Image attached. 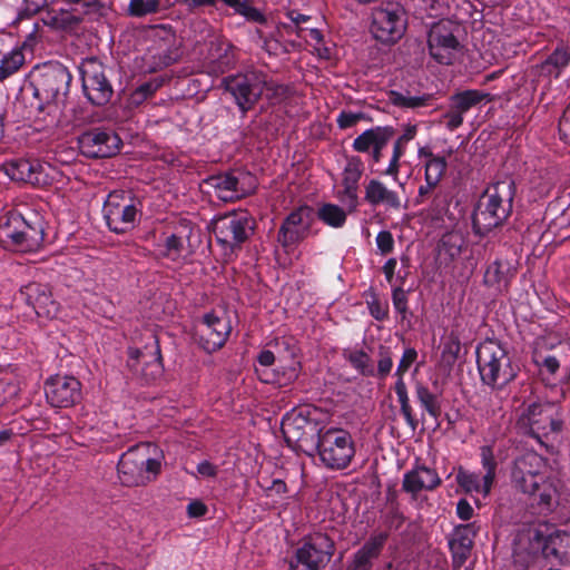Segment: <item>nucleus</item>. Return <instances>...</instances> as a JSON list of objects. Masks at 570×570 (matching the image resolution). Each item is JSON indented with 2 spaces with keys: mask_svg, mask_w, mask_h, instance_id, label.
<instances>
[{
  "mask_svg": "<svg viewBox=\"0 0 570 570\" xmlns=\"http://www.w3.org/2000/svg\"><path fill=\"white\" fill-rule=\"evenodd\" d=\"M461 341L456 333L451 332L444 343L442 357L448 365H453L460 356Z\"/></svg>",
  "mask_w": 570,
  "mask_h": 570,
  "instance_id": "obj_47",
  "label": "nucleus"
},
{
  "mask_svg": "<svg viewBox=\"0 0 570 570\" xmlns=\"http://www.w3.org/2000/svg\"><path fill=\"white\" fill-rule=\"evenodd\" d=\"M455 481L458 485L465 492H483V483L478 473L464 470L462 466L459 468L455 474Z\"/></svg>",
  "mask_w": 570,
  "mask_h": 570,
  "instance_id": "obj_41",
  "label": "nucleus"
},
{
  "mask_svg": "<svg viewBox=\"0 0 570 570\" xmlns=\"http://www.w3.org/2000/svg\"><path fill=\"white\" fill-rule=\"evenodd\" d=\"M473 508L466 499H460L456 503V515L462 521H469L473 517Z\"/></svg>",
  "mask_w": 570,
  "mask_h": 570,
  "instance_id": "obj_64",
  "label": "nucleus"
},
{
  "mask_svg": "<svg viewBox=\"0 0 570 570\" xmlns=\"http://www.w3.org/2000/svg\"><path fill=\"white\" fill-rule=\"evenodd\" d=\"M364 200L373 206H385L391 209L399 210L401 208V198L397 191L390 189L386 185L376 179L372 178L364 187Z\"/></svg>",
  "mask_w": 570,
  "mask_h": 570,
  "instance_id": "obj_25",
  "label": "nucleus"
},
{
  "mask_svg": "<svg viewBox=\"0 0 570 570\" xmlns=\"http://www.w3.org/2000/svg\"><path fill=\"white\" fill-rule=\"evenodd\" d=\"M208 512L207 505L200 500H193L187 505V515L189 518H202Z\"/></svg>",
  "mask_w": 570,
  "mask_h": 570,
  "instance_id": "obj_63",
  "label": "nucleus"
},
{
  "mask_svg": "<svg viewBox=\"0 0 570 570\" xmlns=\"http://www.w3.org/2000/svg\"><path fill=\"white\" fill-rule=\"evenodd\" d=\"M288 19L291 20L292 24H284V28L287 30V32H295L297 37H302V32H304L305 28L301 27V23L307 22L311 17L299 13L295 10H292L287 13Z\"/></svg>",
  "mask_w": 570,
  "mask_h": 570,
  "instance_id": "obj_56",
  "label": "nucleus"
},
{
  "mask_svg": "<svg viewBox=\"0 0 570 570\" xmlns=\"http://www.w3.org/2000/svg\"><path fill=\"white\" fill-rule=\"evenodd\" d=\"M463 238L458 234H446L441 238L440 247L450 258L458 257L463 247Z\"/></svg>",
  "mask_w": 570,
  "mask_h": 570,
  "instance_id": "obj_49",
  "label": "nucleus"
},
{
  "mask_svg": "<svg viewBox=\"0 0 570 570\" xmlns=\"http://www.w3.org/2000/svg\"><path fill=\"white\" fill-rule=\"evenodd\" d=\"M71 81L72 75L58 61L36 66L29 73V85L38 100V109L43 111L47 106H65Z\"/></svg>",
  "mask_w": 570,
  "mask_h": 570,
  "instance_id": "obj_5",
  "label": "nucleus"
},
{
  "mask_svg": "<svg viewBox=\"0 0 570 570\" xmlns=\"http://www.w3.org/2000/svg\"><path fill=\"white\" fill-rule=\"evenodd\" d=\"M492 97L488 92L478 89H466L459 91L450 97V105L461 114L465 115L472 108L481 105L483 101H491Z\"/></svg>",
  "mask_w": 570,
  "mask_h": 570,
  "instance_id": "obj_28",
  "label": "nucleus"
},
{
  "mask_svg": "<svg viewBox=\"0 0 570 570\" xmlns=\"http://www.w3.org/2000/svg\"><path fill=\"white\" fill-rule=\"evenodd\" d=\"M316 407L304 406L286 413L282 419L281 431L286 445L296 453L314 456L322 426Z\"/></svg>",
  "mask_w": 570,
  "mask_h": 570,
  "instance_id": "obj_6",
  "label": "nucleus"
},
{
  "mask_svg": "<svg viewBox=\"0 0 570 570\" xmlns=\"http://www.w3.org/2000/svg\"><path fill=\"white\" fill-rule=\"evenodd\" d=\"M391 104L399 108L416 109L431 105L432 95L410 96L400 91L391 90L389 94Z\"/></svg>",
  "mask_w": 570,
  "mask_h": 570,
  "instance_id": "obj_34",
  "label": "nucleus"
},
{
  "mask_svg": "<svg viewBox=\"0 0 570 570\" xmlns=\"http://www.w3.org/2000/svg\"><path fill=\"white\" fill-rule=\"evenodd\" d=\"M364 118L362 112L353 111H341L337 116V125L341 129H347L354 127L360 120Z\"/></svg>",
  "mask_w": 570,
  "mask_h": 570,
  "instance_id": "obj_57",
  "label": "nucleus"
},
{
  "mask_svg": "<svg viewBox=\"0 0 570 570\" xmlns=\"http://www.w3.org/2000/svg\"><path fill=\"white\" fill-rule=\"evenodd\" d=\"M203 326L200 344L208 353H213L222 348L232 331L229 321L225 317H219L214 313L204 315Z\"/></svg>",
  "mask_w": 570,
  "mask_h": 570,
  "instance_id": "obj_22",
  "label": "nucleus"
},
{
  "mask_svg": "<svg viewBox=\"0 0 570 570\" xmlns=\"http://www.w3.org/2000/svg\"><path fill=\"white\" fill-rule=\"evenodd\" d=\"M160 9L159 0H130L127 13L130 17L142 18L157 13Z\"/></svg>",
  "mask_w": 570,
  "mask_h": 570,
  "instance_id": "obj_43",
  "label": "nucleus"
},
{
  "mask_svg": "<svg viewBox=\"0 0 570 570\" xmlns=\"http://www.w3.org/2000/svg\"><path fill=\"white\" fill-rule=\"evenodd\" d=\"M127 354V367L134 376L140 379L146 384H149L163 374V358L156 336H153V343L146 345L144 350L129 347Z\"/></svg>",
  "mask_w": 570,
  "mask_h": 570,
  "instance_id": "obj_16",
  "label": "nucleus"
},
{
  "mask_svg": "<svg viewBox=\"0 0 570 570\" xmlns=\"http://www.w3.org/2000/svg\"><path fill=\"white\" fill-rule=\"evenodd\" d=\"M142 214V200L132 191L114 189L102 206V216L108 229L121 235L132 230Z\"/></svg>",
  "mask_w": 570,
  "mask_h": 570,
  "instance_id": "obj_7",
  "label": "nucleus"
},
{
  "mask_svg": "<svg viewBox=\"0 0 570 570\" xmlns=\"http://www.w3.org/2000/svg\"><path fill=\"white\" fill-rule=\"evenodd\" d=\"M109 140L122 142L117 132L101 127L92 128L90 131L83 132L81 137H78V142H108Z\"/></svg>",
  "mask_w": 570,
  "mask_h": 570,
  "instance_id": "obj_44",
  "label": "nucleus"
},
{
  "mask_svg": "<svg viewBox=\"0 0 570 570\" xmlns=\"http://www.w3.org/2000/svg\"><path fill=\"white\" fill-rule=\"evenodd\" d=\"M189 13H194L202 8H215L217 0H178Z\"/></svg>",
  "mask_w": 570,
  "mask_h": 570,
  "instance_id": "obj_60",
  "label": "nucleus"
},
{
  "mask_svg": "<svg viewBox=\"0 0 570 570\" xmlns=\"http://www.w3.org/2000/svg\"><path fill=\"white\" fill-rule=\"evenodd\" d=\"M255 228V220L247 212H230L212 222L217 243L230 253L240 249Z\"/></svg>",
  "mask_w": 570,
  "mask_h": 570,
  "instance_id": "obj_11",
  "label": "nucleus"
},
{
  "mask_svg": "<svg viewBox=\"0 0 570 570\" xmlns=\"http://www.w3.org/2000/svg\"><path fill=\"white\" fill-rule=\"evenodd\" d=\"M207 184L215 189L217 197L223 202H235L244 196L238 178L230 173L210 176Z\"/></svg>",
  "mask_w": 570,
  "mask_h": 570,
  "instance_id": "obj_26",
  "label": "nucleus"
},
{
  "mask_svg": "<svg viewBox=\"0 0 570 570\" xmlns=\"http://www.w3.org/2000/svg\"><path fill=\"white\" fill-rule=\"evenodd\" d=\"M478 534L475 523L459 524L449 538V549L454 569H461L471 556Z\"/></svg>",
  "mask_w": 570,
  "mask_h": 570,
  "instance_id": "obj_21",
  "label": "nucleus"
},
{
  "mask_svg": "<svg viewBox=\"0 0 570 570\" xmlns=\"http://www.w3.org/2000/svg\"><path fill=\"white\" fill-rule=\"evenodd\" d=\"M315 220V209L308 205L298 206L283 219L276 239L285 253H292L309 236Z\"/></svg>",
  "mask_w": 570,
  "mask_h": 570,
  "instance_id": "obj_13",
  "label": "nucleus"
},
{
  "mask_svg": "<svg viewBox=\"0 0 570 570\" xmlns=\"http://www.w3.org/2000/svg\"><path fill=\"white\" fill-rule=\"evenodd\" d=\"M164 250L161 252L163 257L177 262L183 257L184 239L177 234H171L165 238Z\"/></svg>",
  "mask_w": 570,
  "mask_h": 570,
  "instance_id": "obj_45",
  "label": "nucleus"
},
{
  "mask_svg": "<svg viewBox=\"0 0 570 570\" xmlns=\"http://www.w3.org/2000/svg\"><path fill=\"white\" fill-rule=\"evenodd\" d=\"M406 29V13L399 2H383L373 12L371 31L382 43H394Z\"/></svg>",
  "mask_w": 570,
  "mask_h": 570,
  "instance_id": "obj_14",
  "label": "nucleus"
},
{
  "mask_svg": "<svg viewBox=\"0 0 570 570\" xmlns=\"http://www.w3.org/2000/svg\"><path fill=\"white\" fill-rule=\"evenodd\" d=\"M414 393L423 411L438 421L442 413L440 397L431 392L423 382L415 383Z\"/></svg>",
  "mask_w": 570,
  "mask_h": 570,
  "instance_id": "obj_30",
  "label": "nucleus"
},
{
  "mask_svg": "<svg viewBox=\"0 0 570 570\" xmlns=\"http://www.w3.org/2000/svg\"><path fill=\"white\" fill-rule=\"evenodd\" d=\"M475 354L483 385L493 391H502L517 379L519 368L513 365L508 350L500 341L485 338L476 346Z\"/></svg>",
  "mask_w": 570,
  "mask_h": 570,
  "instance_id": "obj_4",
  "label": "nucleus"
},
{
  "mask_svg": "<svg viewBox=\"0 0 570 570\" xmlns=\"http://www.w3.org/2000/svg\"><path fill=\"white\" fill-rule=\"evenodd\" d=\"M47 222L37 208L22 204L0 217V243L21 252H37L45 243Z\"/></svg>",
  "mask_w": 570,
  "mask_h": 570,
  "instance_id": "obj_1",
  "label": "nucleus"
},
{
  "mask_svg": "<svg viewBox=\"0 0 570 570\" xmlns=\"http://www.w3.org/2000/svg\"><path fill=\"white\" fill-rule=\"evenodd\" d=\"M390 538L387 531H374L368 539L357 549L347 563V570H371Z\"/></svg>",
  "mask_w": 570,
  "mask_h": 570,
  "instance_id": "obj_20",
  "label": "nucleus"
},
{
  "mask_svg": "<svg viewBox=\"0 0 570 570\" xmlns=\"http://www.w3.org/2000/svg\"><path fill=\"white\" fill-rule=\"evenodd\" d=\"M24 63V55L20 49H13L4 55L0 63V82L17 73Z\"/></svg>",
  "mask_w": 570,
  "mask_h": 570,
  "instance_id": "obj_36",
  "label": "nucleus"
},
{
  "mask_svg": "<svg viewBox=\"0 0 570 570\" xmlns=\"http://www.w3.org/2000/svg\"><path fill=\"white\" fill-rule=\"evenodd\" d=\"M379 361L377 368L375 370V376L380 380H385L393 367V357L390 347L380 345L379 347Z\"/></svg>",
  "mask_w": 570,
  "mask_h": 570,
  "instance_id": "obj_48",
  "label": "nucleus"
},
{
  "mask_svg": "<svg viewBox=\"0 0 570 570\" xmlns=\"http://www.w3.org/2000/svg\"><path fill=\"white\" fill-rule=\"evenodd\" d=\"M45 395L53 407H71L81 400V383L75 376H50L45 382Z\"/></svg>",
  "mask_w": 570,
  "mask_h": 570,
  "instance_id": "obj_19",
  "label": "nucleus"
},
{
  "mask_svg": "<svg viewBox=\"0 0 570 570\" xmlns=\"http://www.w3.org/2000/svg\"><path fill=\"white\" fill-rule=\"evenodd\" d=\"M392 302L394 309L405 321L412 313L409 311V299L406 292L401 286H394L392 289Z\"/></svg>",
  "mask_w": 570,
  "mask_h": 570,
  "instance_id": "obj_50",
  "label": "nucleus"
},
{
  "mask_svg": "<svg viewBox=\"0 0 570 570\" xmlns=\"http://www.w3.org/2000/svg\"><path fill=\"white\" fill-rule=\"evenodd\" d=\"M441 478L438 472L416 462L414 466L403 475L402 490L415 497L421 491H434L441 485Z\"/></svg>",
  "mask_w": 570,
  "mask_h": 570,
  "instance_id": "obj_23",
  "label": "nucleus"
},
{
  "mask_svg": "<svg viewBox=\"0 0 570 570\" xmlns=\"http://www.w3.org/2000/svg\"><path fill=\"white\" fill-rule=\"evenodd\" d=\"M515 185L512 179L500 180L488 187L472 215L475 234L487 235L501 226L512 212Z\"/></svg>",
  "mask_w": 570,
  "mask_h": 570,
  "instance_id": "obj_3",
  "label": "nucleus"
},
{
  "mask_svg": "<svg viewBox=\"0 0 570 570\" xmlns=\"http://www.w3.org/2000/svg\"><path fill=\"white\" fill-rule=\"evenodd\" d=\"M524 464L525 460L518 461L513 470L512 476L517 488L529 495H538L540 503L550 505L551 495L541 491L543 476L532 471H524Z\"/></svg>",
  "mask_w": 570,
  "mask_h": 570,
  "instance_id": "obj_24",
  "label": "nucleus"
},
{
  "mask_svg": "<svg viewBox=\"0 0 570 570\" xmlns=\"http://www.w3.org/2000/svg\"><path fill=\"white\" fill-rule=\"evenodd\" d=\"M363 170L364 166L360 157H348L343 170L342 185L358 187V181L362 177Z\"/></svg>",
  "mask_w": 570,
  "mask_h": 570,
  "instance_id": "obj_40",
  "label": "nucleus"
},
{
  "mask_svg": "<svg viewBox=\"0 0 570 570\" xmlns=\"http://www.w3.org/2000/svg\"><path fill=\"white\" fill-rule=\"evenodd\" d=\"M32 176L42 178L41 183H33V185L42 186L49 184L53 177L50 175V170L52 169L51 164L48 161H40L38 159H32Z\"/></svg>",
  "mask_w": 570,
  "mask_h": 570,
  "instance_id": "obj_55",
  "label": "nucleus"
},
{
  "mask_svg": "<svg viewBox=\"0 0 570 570\" xmlns=\"http://www.w3.org/2000/svg\"><path fill=\"white\" fill-rule=\"evenodd\" d=\"M335 552L333 539L323 532H314L302 538L288 570H322Z\"/></svg>",
  "mask_w": 570,
  "mask_h": 570,
  "instance_id": "obj_9",
  "label": "nucleus"
},
{
  "mask_svg": "<svg viewBox=\"0 0 570 570\" xmlns=\"http://www.w3.org/2000/svg\"><path fill=\"white\" fill-rule=\"evenodd\" d=\"M560 539L559 534L551 533L544 535L541 531H535L531 544L535 549H540L543 557H558L559 550L557 547V541Z\"/></svg>",
  "mask_w": 570,
  "mask_h": 570,
  "instance_id": "obj_38",
  "label": "nucleus"
},
{
  "mask_svg": "<svg viewBox=\"0 0 570 570\" xmlns=\"http://www.w3.org/2000/svg\"><path fill=\"white\" fill-rule=\"evenodd\" d=\"M517 428L520 433L528 435L543 444L551 433H559L562 421L552 415V407L540 403L528 405L517 420Z\"/></svg>",
  "mask_w": 570,
  "mask_h": 570,
  "instance_id": "obj_15",
  "label": "nucleus"
},
{
  "mask_svg": "<svg viewBox=\"0 0 570 570\" xmlns=\"http://www.w3.org/2000/svg\"><path fill=\"white\" fill-rule=\"evenodd\" d=\"M416 360L417 351L414 347H406L394 373L396 380L404 381L405 373L410 370Z\"/></svg>",
  "mask_w": 570,
  "mask_h": 570,
  "instance_id": "obj_53",
  "label": "nucleus"
},
{
  "mask_svg": "<svg viewBox=\"0 0 570 570\" xmlns=\"http://www.w3.org/2000/svg\"><path fill=\"white\" fill-rule=\"evenodd\" d=\"M124 145H77L78 151L92 159L109 158L119 154Z\"/></svg>",
  "mask_w": 570,
  "mask_h": 570,
  "instance_id": "obj_37",
  "label": "nucleus"
},
{
  "mask_svg": "<svg viewBox=\"0 0 570 570\" xmlns=\"http://www.w3.org/2000/svg\"><path fill=\"white\" fill-rule=\"evenodd\" d=\"M371 299L366 301L370 315L379 321L384 322L389 320L390 306L389 302L381 301L375 292L370 293Z\"/></svg>",
  "mask_w": 570,
  "mask_h": 570,
  "instance_id": "obj_46",
  "label": "nucleus"
},
{
  "mask_svg": "<svg viewBox=\"0 0 570 570\" xmlns=\"http://www.w3.org/2000/svg\"><path fill=\"white\" fill-rule=\"evenodd\" d=\"M390 139H392V137L387 135V130L376 128L365 130L356 137L353 142H386Z\"/></svg>",
  "mask_w": 570,
  "mask_h": 570,
  "instance_id": "obj_54",
  "label": "nucleus"
},
{
  "mask_svg": "<svg viewBox=\"0 0 570 570\" xmlns=\"http://www.w3.org/2000/svg\"><path fill=\"white\" fill-rule=\"evenodd\" d=\"M376 246L381 254H390L394 249V238L391 232L381 230L376 236Z\"/></svg>",
  "mask_w": 570,
  "mask_h": 570,
  "instance_id": "obj_58",
  "label": "nucleus"
},
{
  "mask_svg": "<svg viewBox=\"0 0 570 570\" xmlns=\"http://www.w3.org/2000/svg\"><path fill=\"white\" fill-rule=\"evenodd\" d=\"M569 62L570 53L566 49H556L542 63V72L558 78L568 67Z\"/></svg>",
  "mask_w": 570,
  "mask_h": 570,
  "instance_id": "obj_35",
  "label": "nucleus"
},
{
  "mask_svg": "<svg viewBox=\"0 0 570 570\" xmlns=\"http://www.w3.org/2000/svg\"><path fill=\"white\" fill-rule=\"evenodd\" d=\"M12 177L14 179L23 180L26 183H41L42 178L32 176V159H18L10 164Z\"/></svg>",
  "mask_w": 570,
  "mask_h": 570,
  "instance_id": "obj_42",
  "label": "nucleus"
},
{
  "mask_svg": "<svg viewBox=\"0 0 570 570\" xmlns=\"http://www.w3.org/2000/svg\"><path fill=\"white\" fill-rule=\"evenodd\" d=\"M164 454L155 443L144 442L121 454L117 471L122 485L144 487L155 481L161 472Z\"/></svg>",
  "mask_w": 570,
  "mask_h": 570,
  "instance_id": "obj_2",
  "label": "nucleus"
},
{
  "mask_svg": "<svg viewBox=\"0 0 570 570\" xmlns=\"http://www.w3.org/2000/svg\"><path fill=\"white\" fill-rule=\"evenodd\" d=\"M225 91L235 99L243 114L250 110L259 100L266 87V75L262 71H247L223 79Z\"/></svg>",
  "mask_w": 570,
  "mask_h": 570,
  "instance_id": "obj_12",
  "label": "nucleus"
},
{
  "mask_svg": "<svg viewBox=\"0 0 570 570\" xmlns=\"http://www.w3.org/2000/svg\"><path fill=\"white\" fill-rule=\"evenodd\" d=\"M357 191L358 187L343 186V189L337 193L338 200L345 206L346 212L350 214L356 212L360 205Z\"/></svg>",
  "mask_w": 570,
  "mask_h": 570,
  "instance_id": "obj_51",
  "label": "nucleus"
},
{
  "mask_svg": "<svg viewBox=\"0 0 570 570\" xmlns=\"http://www.w3.org/2000/svg\"><path fill=\"white\" fill-rule=\"evenodd\" d=\"M257 43L269 56H277L281 50V42L274 37L273 33H265L261 29L255 31Z\"/></svg>",
  "mask_w": 570,
  "mask_h": 570,
  "instance_id": "obj_52",
  "label": "nucleus"
},
{
  "mask_svg": "<svg viewBox=\"0 0 570 570\" xmlns=\"http://www.w3.org/2000/svg\"><path fill=\"white\" fill-rule=\"evenodd\" d=\"M320 461L330 470L346 469L354 455L355 444L351 433L341 428H324L318 436L316 452Z\"/></svg>",
  "mask_w": 570,
  "mask_h": 570,
  "instance_id": "obj_8",
  "label": "nucleus"
},
{
  "mask_svg": "<svg viewBox=\"0 0 570 570\" xmlns=\"http://www.w3.org/2000/svg\"><path fill=\"white\" fill-rule=\"evenodd\" d=\"M446 170V160L443 156H434L429 154L425 164V181L431 185H438Z\"/></svg>",
  "mask_w": 570,
  "mask_h": 570,
  "instance_id": "obj_39",
  "label": "nucleus"
},
{
  "mask_svg": "<svg viewBox=\"0 0 570 570\" xmlns=\"http://www.w3.org/2000/svg\"><path fill=\"white\" fill-rule=\"evenodd\" d=\"M14 299L31 307L38 317L53 318L59 312V304L47 284L30 282L20 287Z\"/></svg>",
  "mask_w": 570,
  "mask_h": 570,
  "instance_id": "obj_18",
  "label": "nucleus"
},
{
  "mask_svg": "<svg viewBox=\"0 0 570 570\" xmlns=\"http://www.w3.org/2000/svg\"><path fill=\"white\" fill-rule=\"evenodd\" d=\"M515 268L507 259L497 258L488 265L484 273V284L489 287L507 288L515 276Z\"/></svg>",
  "mask_w": 570,
  "mask_h": 570,
  "instance_id": "obj_27",
  "label": "nucleus"
},
{
  "mask_svg": "<svg viewBox=\"0 0 570 570\" xmlns=\"http://www.w3.org/2000/svg\"><path fill=\"white\" fill-rule=\"evenodd\" d=\"M48 0H23L21 13L26 17H32L47 7Z\"/></svg>",
  "mask_w": 570,
  "mask_h": 570,
  "instance_id": "obj_61",
  "label": "nucleus"
},
{
  "mask_svg": "<svg viewBox=\"0 0 570 570\" xmlns=\"http://www.w3.org/2000/svg\"><path fill=\"white\" fill-rule=\"evenodd\" d=\"M346 213L342 207L332 203H325L315 210L316 218L333 228H341L345 225Z\"/></svg>",
  "mask_w": 570,
  "mask_h": 570,
  "instance_id": "obj_33",
  "label": "nucleus"
},
{
  "mask_svg": "<svg viewBox=\"0 0 570 570\" xmlns=\"http://www.w3.org/2000/svg\"><path fill=\"white\" fill-rule=\"evenodd\" d=\"M292 360L287 364H279L273 371L271 379H264L265 383L275 384L279 387L288 386L299 376L302 364L294 358V352L291 353Z\"/></svg>",
  "mask_w": 570,
  "mask_h": 570,
  "instance_id": "obj_29",
  "label": "nucleus"
},
{
  "mask_svg": "<svg viewBox=\"0 0 570 570\" xmlns=\"http://www.w3.org/2000/svg\"><path fill=\"white\" fill-rule=\"evenodd\" d=\"M82 91L88 101L95 106L107 105L114 96L110 76L112 69L95 57L86 58L79 66Z\"/></svg>",
  "mask_w": 570,
  "mask_h": 570,
  "instance_id": "obj_10",
  "label": "nucleus"
},
{
  "mask_svg": "<svg viewBox=\"0 0 570 570\" xmlns=\"http://www.w3.org/2000/svg\"><path fill=\"white\" fill-rule=\"evenodd\" d=\"M480 459L481 465L485 470V474L483 475L482 481L483 493L487 495L488 493H490L491 488L493 485L498 466L493 446L488 444L480 446Z\"/></svg>",
  "mask_w": 570,
  "mask_h": 570,
  "instance_id": "obj_32",
  "label": "nucleus"
},
{
  "mask_svg": "<svg viewBox=\"0 0 570 570\" xmlns=\"http://www.w3.org/2000/svg\"><path fill=\"white\" fill-rule=\"evenodd\" d=\"M463 117V114L449 104V109L444 114V122L449 129L454 130L462 125Z\"/></svg>",
  "mask_w": 570,
  "mask_h": 570,
  "instance_id": "obj_59",
  "label": "nucleus"
},
{
  "mask_svg": "<svg viewBox=\"0 0 570 570\" xmlns=\"http://www.w3.org/2000/svg\"><path fill=\"white\" fill-rule=\"evenodd\" d=\"M400 412H401L402 416L404 417L407 426L412 430V432H414L419 426V420L415 415V412H414L411 403L407 405L401 406Z\"/></svg>",
  "mask_w": 570,
  "mask_h": 570,
  "instance_id": "obj_62",
  "label": "nucleus"
},
{
  "mask_svg": "<svg viewBox=\"0 0 570 570\" xmlns=\"http://www.w3.org/2000/svg\"><path fill=\"white\" fill-rule=\"evenodd\" d=\"M430 56L441 65H452L461 45L453 32V24L448 20L434 23L428 33Z\"/></svg>",
  "mask_w": 570,
  "mask_h": 570,
  "instance_id": "obj_17",
  "label": "nucleus"
},
{
  "mask_svg": "<svg viewBox=\"0 0 570 570\" xmlns=\"http://www.w3.org/2000/svg\"><path fill=\"white\" fill-rule=\"evenodd\" d=\"M343 357L357 371L358 374L365 377L375 376V367L371 356L363 350H344Z\"/></svg>",
  "mask_w": 570,
  "mask_h": 570,
  "instance_id": "obj_31",
  "label": "nucleus"
}]
</instances>
